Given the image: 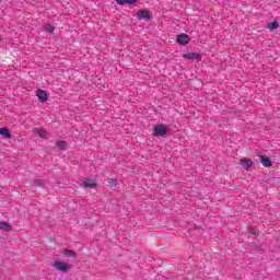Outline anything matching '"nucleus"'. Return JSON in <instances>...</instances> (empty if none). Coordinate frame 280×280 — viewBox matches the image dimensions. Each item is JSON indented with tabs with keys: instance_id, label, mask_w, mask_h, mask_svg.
Returning <instances> with one entry per match:
<instances>
[{
	"instance_id": "f257e3e1",
	"label": "nucleus",
	"mask_w": 280,
	"mask_h": 280,
	"mask_svg": "<svg viewBox=\"0 0 280 280\" xmlns=\"http://www.w3.org/2000/svg\"><path fill=\"white\" fill-rule=\"evenodd\" d=\"M167 135V126L165 125H156L153 129L154 137H165Z\"/></svg>"
},
{
	"instance_id": "f03ea898",
	"label": "nucleus",
	"mask_w": 280,
	"mask_h": 280,
	"mask_svg": "<svg viewBox=\"0 0 280 280\" xmlns=\"http://www.w3.org/2000/svg\"><path fill=\"white\" fill-rule=\"evenodd\" d=\"M54 268H56V270H59L60 272H67V270H69V265L60 260H55Z\"/></svg>"
},
{
	"instance_id": "7ed1b4c3",
	"label": "nucleus",
	"mask_w": 280,
	"mask_h": 280,
	"mask_svg": "<svg viewBox=\"0 0 280 280\" xmlns=\"http://www.w3.org/2000/svg\"><path fill=\"white\" fill-rule=\"evenodd\" d=\"M177 43L179 45H189V35H186V34L178 35Z\"/></svg>"
},
{
	"instance_id": "20e7f679",
	"label": "nucleus",
	"mask_w": 280,
	"mask_h": 280,
	"mask_svg": "<svg viewBox=\"0 0 280 280\" xmlns=\"http://www.w3.org/2000/svg\"><path fill=\"white\" fill-rule=\"evenodd\" d=\"M184 58H187L188 60H200L202 57L197 52H187L184 55Z\"/></svg>"
},
{
	"instance_id": "39448f33",
	"label": "nucleus",
	"mask_w": 280,
	"mask_h": 280,
	"mask_svg": "<svg viewBox=\"0 0 280 280\" xmlns=\"http://www.w3.org/2000/svg\"><path fill=\"white\" fill-rule=\"evenodd\" d=\"M36 95H37L38 100H40V102H47V100H48L47 92H45L43 90H37Z\"/></svg>"
},
{
	"instance_id": "423d86ee",
	"label": "nucleus",
	"mask_w": 280,
	"mask_h": 280,
	"mask_svg": "<svg viewBox=\"0 0 280 280\" xmlns=\"http://www.w3.org/2000/svg\"><path fill=\"white\" fill-rule=\"evenodd\" d=\"M241 165H242L243 168L248 171V170H250V167H253V161L243 159V160H241Z\"/></svg>"
},
{
	"instance_id": "0eeeda50",
	"label": "nucleus",
	"mask_w": 280,
	"mask_h": 280,
	"mask_svg": "<svg viewBox=\"0 0 280 280\" xmlns=\"http://www.w3.org/2000/svg\"><path fill=\"white\" fill-rule=\"evenodd\" d=\"M0 135L4 137V139H12V133L8 128H0Z\"/></svg>"
},
{
	"instance_id": "6e6552de",
	"label": "nucleus",
	"mask_w": 280,
	"mask_h": 280,
	"mask_svg": "<svg viewBox=\"0 0 280 280\" xmlns=\"http://www.w3.org/2000/svg\"><path fill=\"white\" fill-rule=\"evenodd\" d=\"M138 19L143 21V19H150V11L142 10L138 13Z\"/></svg>"
},
{
	"instance_id": "1a4fd4ad",
	"label": "nucleus",
	"mask_w": 280,
	"mask_h": 280,
	"mask_svg": "<svg viewBox=\"0 0 280 280\" xmlns=\"http://www.w3.org/2000/svg\"><path fill=\"white\" fill-rule=\"evenodd\" d=\"M260 161H261V165H264V167H270L272 165V161H270V159L266 158V156H260Z\"/></svg>"
},
{
	"instance_id": "9d476101",
	"label": "nucleus",
	"mask_w": 280,
	"mask_h": 280,
	"mask_svg": "<svg viewBox=\"0 0 280 280\" xmlns=\"http://www.w3.org/2000/svg\"><path fill=\"white\" fill-rule=\"evenodd\" d=\"M95 179H84L83 180V187L89 188V187H95Z\"/></svg>"
},
{
	"instance_id": "9b49d317",
	"label": "nucleus",
	"mask_w": 280,
	"mask_h": 280,
	"mask_svg": "<svg viewBox=\"0 0 280 280\" xmlns=\"http://www.w3.org/2000/svg\"><path fill=\"white\" fill-rule=\"evenodd\" d=\"M115 1L118 5H126V3L128 4L137 3L138 0H115Z\"/></svg>"
},
{
	"instance_id": "f8f14e48",
	"label": "nucleus",
	"mask_w": 280,
	"mask_h": 280,
	"mask_svg": "<svg viewBox=\"0 0 280 280\" xmlns=\"http://www.w3.org/2000/svg\"><path fill=\"white\" fill-rule=\"evenodd\" d=\"M267 27L271 31V32H275V30H278L279 28V22H269L267 24Z\"/></svg>"
},
{
	"instance_id": "ddd939ff",
	"label": "nucleus",
	"mask_w": 280,
	"mask_h": 280,
	"mask_svg": "<svg viewBox=\"0 0 280 280\" xmlns=\"http://www.w3.org/2000/svg\"><path fill=\"white\" fill-rule=\"evenodd\" d=\"M36 135L40 137L42 139H45L47 137V130L45 129H35Z\"/></svg>"
},
{
	"instance_id": "4468645a",
	"label": "nucleus",
	"mask_w": 280,
	"mask_h": 280,
	"mask_svg": "<svg viewBox=\"0 0 280 280\" xmlns=\"http://www.w3.org/2000/svg\"><path fill=\"white\" fill-rule=\"evenodd\" d=\"M0 229L2 230V231H11V226L8 224V222H0Z\"/></svg>"
},
{
	"instance_id": "2eb2a0df",
	"label": "nucleus",
	"mask_w": 280,
	"mask_h": 280,
	"mask_svg": "<svg viewBox=\"0 0 280 280\" xmlns=\"http://www.w3.org/2000/svg\"><path fill=\"white\" fill-rule=\"evenodd\" d=\"M57 148H59V150H65L67 148V141H58L56 143Z\"/></svg>"
},
{
	"instance_id": "dca6fc26",
	"label": "nucleus",
	"mask_w": 280,
	"mask_h": 280,
	"mask_svg": "<svg viewBox=\"0 0 280 280\" xmlns=\"http://www.w3.org/2000/svg\"><path fill=\"white\" fill-rule=\"evenodd\" d=\"M65 255H66L67 257H75V252L66 249V250H65Z\"/></svg>"
},
{
	"instance_id": "f3484780",
	"label": "nucleus",
	"mask_w": 280,
	"mask_h": 280,
	"mask_svg": "<svg viewBox=\"0 0 280 280\" xmlns=\"http://www.w3.org/2000/svg\"><path fill=\"white\" fill-rule=\"evenodd\" d=\"M45 30H47V32H49V34H51L54 32V30H56V27L51 24H47L45 26Z\"/></svg>"
},
{
	"instance_id": "a211bd4d",
	"label": "nucleus",
	"mask_w": 280,
	"mask_h": 280,
	"mask_svg": "<svg viewBox=\"0 0 280 280\" xmlns=\"http://www.w3.org/2000/svg\"><path fill=\"white\" fill-rule=\"evenodd\" d=\"M108 185L109 187H117V179H113V178L108 179Z\"/></svg>"
},
{
	"instance_id": "6ab92c4d",
	"label": "nucleus",
	"mask_w": 280,
	"mask_h": 280,
	"mask_svg": "<svg viewBox=\"0 0 280 280\" xmlns=\"http://www.w3.org/2000/svg\"><path fill=\"white\" fill-rule=\"evenodd\" d=\"M34 185H43V183H40V180H34Z\"/></svg>"
},
{
	"instance_id": "aec40b11",
	"label": "nucleus",
	"mask_w": 280,
	"mask_h": 280,
	"mask_svg": "<svg viewBox=\"0 0 280 280\" xmlns=\"http://www.w3.org/2000/svg\"><path fill=\"white\" fill-rule=\"evenodd\" d=\"M253 235H257V232H253Z\"/></svg>"
}]
</instances>
